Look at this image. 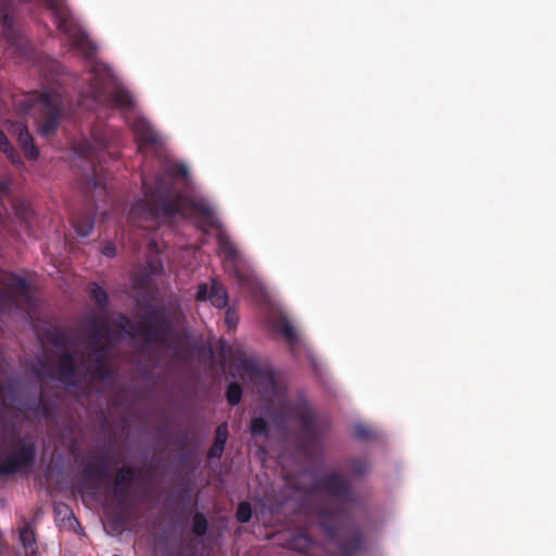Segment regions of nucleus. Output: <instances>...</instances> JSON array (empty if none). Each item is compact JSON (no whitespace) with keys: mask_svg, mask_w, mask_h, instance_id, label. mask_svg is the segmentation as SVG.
I'll list each match as a JSON object with an SVG mask.
<instances>
[{"mask_svg":"<svg viewBox=\"0 0 556 556\" xmlns=\"http://www.w3.org/2000/svg\"><path fill=\"white\" fill-rule=\"evenodd\" d=\"M177 211L184 216L194 217L205 232H213L217 238L220 254L235 263L238 262L236 248L231 244L212 207L206 202L182 200L179 202Z\"/></svg>","mask_w":556,"mask_h":556,"instance_id":"f257e3e1","label":"nucleus"},{"mask_svg":"<svg viewBox=\"0 0 556 556\" xmlns=\"http://www.w3.org/2000/svg\"><path fill=\"white\" fill-rule=\"evenodd\" d=\"M93 83L92 89L94 92H101L100 89L106 88L110 85L114 84V76L111 71L106 67V65L96 62L92 68ZM112 101L113 103L121 108L122 110L131 109L135 104L132 97L121 86H114V90L112 92Z\"/></svg>","mask_w":556,"mask_h":556,"instance_id":"f03ea898","label":"nucleus"},{"mask_svg":"<svg viewBox=\"0 0 556 556\" xmlns=\"http://www.w3.org/2000/svg\"><path fill=\"white\" fill-rule=\"evenodd\" d=\"M7 453L8 455L0 459V473L3 475L14 472L27 465L34 457V446L31 442L12 443Z\"/></svg>","mask_w":556,"mask_h":556,"instance_id":"7ed1b4c3","label":"nucleus"},{"mask_svg":"<svg viewBox=\"0 0 556 556\" xmlns=\"http://www.w3.org/2000/svg\"><path fill=\"white\" fill-rule=\"evenodd\" d=\"M197 299L201 301L210 300L212 304L218 308L225 307L227 304L226 290L216 281L212 282L210 294L207 287L200 285L197 291Z\"/></svg>","mask_w":556,"mask_h":556,"instance_id":"20e7f679","label":"nucleus"},{"mask_svg":"<svg viewBox=\"0 0 556 556\" xmlns=\"http://www.w3.org/2000/svg\"><path fill=\"white\" fill-rule=\"evenodd\" d=\"M37 105L42 108L47 115L46 122L39 127V131L42 135H49L58 125L59 105L56 101L49 99L47 96L42 97Z\"/></svg>","mask_w":556,"mask_h":556,"instance_id":"39448f33","label":"nucleus"},{"mask_svg":"<svg viewBox=\"0 0 556 556\" xmlns=\"http://www.w3.org/2000/svg\"><path fill=\"white\" fill-rule=\"evenodd\" d=\"M140 149L148 144H157L160 137L150 124L141 116L132 125Z\"/></svg>","mask_w":556,"mask_h":556,"instance_id":"423d86ee","label":"nucleus"},{"mask_svg":"<svg viewBox=\"0 0 556 556\" xmlns=\"http://www.w3.org/2000/svg\"><path fill=\"white\" fill-rule=\"evenodd\" d=\"M10 130L12 134H16L18 136V140L25 154L30 159H36L38 156V150L33 144V139L25 125L22 123L10 124Z\"/></svg>","mask_w":556,"mask_h":556,"instance_id":"0eeeda50","label":"nucleus"},{"mask_svg":"<svg viewBox=\"0 0 556 556\" xmlns=\"http://www.w3.org/2000/svg\"><path fill=\"white\" fill-rule=\"evenodd\" d=\"M3 283H5L8 288L14 293H24L27 288L25 279L13 275L7 276L3 280Z\"/></svg>","mask_w":556,"mask_h":556,"instance_id":"6e6552de","label":"nucleus"},{"mask_svg":"<svg viewBox=\"0 0 556 556\" xmlns=\"http://www.w3.org/2000/svg\"><path fill=\"white\" fill-rule=\"evenodd\" d=\"M20 541L26 549L33 552V545L35 543V534L29 526H25L20 530Z\"/></svg>","mask_w":556,"mask_h":556,"instance_id":"1a4fd4ad","label":"nucleus"},{"mask_svg":"<svg viewBox=\"0 0 556 556\" xmlns=\"http://www.w3.org/2000/svg\"><path fill=\"white\" fill-rule=\"evenodd\" d=\"M275 328L277 329V331L282 333L289 341L294 340L296 337L294 328L290 325V323L287 319H282L279 323V325L275 326Z\"/></svg>","mask_w":556,"mask_h":556,"instance_id":"9d476101","label":"nucleus"},{"mask_svg":"<svg viewBox=\"0 0 556 556\" xmlns=\"http://www.w3.org/2000/svg\"><path fill=\"white\" fill-rule=\"evenodd\" d=\"M241 388L237 383H231L227 391V400L230 405H236L241 400Z\"/></svg>","mask_w":556,"mask_h":556,"instance_id":"9b49d317","label":"nucleus"},{"mask_svg":"<svg viewBox=\"0 0 556 556\" xmlns=\"http://www.w3.org/2000/svg\"><path fill=\"white\" fill-rule=\"evenodd\" d=\"M251 507L248 503L243 502L239 505L237 511V518L240 522H247L251 518Z\"/></svg>","mask_w":556,"mask_h":556,"instance_id":"f8f14e48","label":"nucleus"},{"mask_svg":"<svg viewBox=\"0 0 556 556\" xmlns=\"http://www.w3.org/2000/svg\"><path fill=\"white\" fill-rule=\"evenodd\" d=\"M0 149L8 155L9 159H11L13 162H15L13 148L10 146L5 135L1 130H0Z\"/></svg>","mask_w":556,"mask_h":556,"instance_id":"ddd939ff","label":"nucleus"},{"mask_svg":"<svg viewBox=\"0 0 556 556\" xmlns=\"http://www.w3.org/2000/svg\"><path fill=\"white\" fill-rule=\"evenodd\" d=\"M206 527H207L206 519L202 515H197L193 519L194 532L198 534H202L205 532Z\"/></svg>","mask_w":556,"mask_h":556,"instance_id":"4468645a","label":"nucleus"},{"mask_svg":"<svg viewBox=\"0 0 556 556\" xmlns=\"http://www.w3.org/2000/svg\"><path fill=\"white\" fill-rule=\"evenodd\" d=\"M91 293L94 300L101 305L104 304L108 300L105 291L98 286H93L91 288Z\"/></svg>","mask_w":556,"mask_h":556,"instance_id":"2eb2a0df","label":"nucleus"},{"mask_svg":"<svg viewBox=\"0 0 556 556\" xmlns=\"http://www.w3.org/2000/svg\"><path fill=\"white\" fill-rule=\"evenodd\" d=\"M266 424L262 418H254L251 425V431L254 434H261L265 431Z\"/></svg>","mask_w":556,"mask_h":556,"instance_id":"dca6fc26","label":"nucleus"},{"mask_svg":"<svg viewBox=\"0 0 556 556\" xmlns=\"http://www.w3.org/2000/svg\"><path fill=\"white\" fill-rule=\"evenodd\" d=\"M227 438H228V428H227L226 424H223L217 428L215 442H218L220 444H226Z\"/></svg>","mask_w":556,"mask_h":556,"instance_id":"f3484780","label":"nucleus"},{"mask_svg":"<svg viewBox=\"0 0 556 556\" xmlns=\"http://www.w3.org/2000/svg\"><path fill=\"white\" fill-rule=\"evenodd\" d=\"M242 369L247 370L251 378L260 375V370L256 368L255 364L251 362H245Z\"/></svg>","mask_w":556,"mask_h":556,"instance_id":"a211bd4d","label":"nucleus"},{"mask_svg":"<svg viewBox=\"0 0 556 556\" xmlns=\"http://www.w3.org/2000/svg\"><path fill=\"white\" fill-rule=\"evenodd\" d=\"M225 444H220L215 442L212 448L210 450V457H219L224 451Z\"/></svg>","mask_w":556,"mask_h":556,"instance_id":"6ab92c4d","label":"nucleus"},{"mask_svg":"<svg viewBox=\"0 0 556 556\" xmlns=\"http://www.w3.org/2000/svg\"><path fill=\"white\" fill-rule=\"evenodd\" d=\"M0 23H2L3 26H11V22L9 20L8 14L4 12V2L0 0Z\"/></svg>","mask_w":556,"mask_h":556,"instance_id":"aec40b11","label":"nucleus"},{"mask_svg":"<svg viewBox=\"0 0 556 556\" xmlns=\"http://www.w3.org/2000/svg\"><path fill=\"white\" fill-rule=\"evenodd\" d=\"M176 170H177L176 175H180L181 178H187L188 169L185 165H177ZM169 173H170V175H175L174 168L169 169Z\"/></svg>","mask_w":556,"mask_h":556,"instance_id":"412c9836","label":"nucleus"},{"mask_svg":"<svg viewBox=\"0 0 556 556\" xmlns=\"http://www.w3.org/2000/svg\"><path fill=\"white\" fill-rule=\"evenodd\" d=\"M222 351H223V354H224L225 357H227L228 355L232 356L235 354L233 348L229 346V345H227L225 343L222 344Z\"/></svg>","mask_w":556,"mask_h":556,"instance_id":"4be33fe9","label":"nucleus"},{"mask_svg":"<svg viewBox=\"0 0 556 556\" xmlns=\"http://www.w3.org/2000/svg\"><path fill=\"white\" fill-rule=\"evenodd\" d=\"M226 323L228 324V327L229 328H232L235 327V317L233 315L230 313V312H227V315H226Z\"/></svg>","mask_w":556,"mask_h":556,"instance_id":"5701e85b","label":"nucleus"},{"mask_svg":"<svg viewBox=\"0 0 556 556\" xmlns=\"http://www.w3.org/2000/svg\"><path fill=\"white\" fill-rule=\"evenodd\" d=\"M103 253L109 256V257H112L116 254V250L114 247H106L103 251Z\"/></svg>","mask_w":556,"mask_h":556,"instance_id":"b1692460","label":"nucleus"},{"mask_svg":"<svg viewBox=\"0 0 556 556\" xmlns=\"http://www.w3.org/2000/svg\"><path fill=\"white\" fill-rule=\"evenodd\" d=\"M78 232H79V235H80V236H83V237H85V236H87V235H88V231H81V230H78Z\"/></svg>","mask_w":556,"mask_h":556,"instance_id":"393cba45","label":"nucleus"},{"mask_svg":"<svg viewBox=\"0 0 556 556\" xmlns=\"http://www.w3.org/2000/svg\"><path fill=\"white\" fill-rule=\"evenodd\" d=\"M12 1H13V0H4V2H5V3H7V2H10V3H11Z\"/></svg>","mask_w":556,"mask_h":556,"instance_id":"a878e982","label":"nucleus"}]
</instances>
